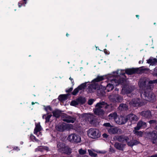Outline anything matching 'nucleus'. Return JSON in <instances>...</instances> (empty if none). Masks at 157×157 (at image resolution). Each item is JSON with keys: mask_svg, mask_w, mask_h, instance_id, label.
<instances>
[{"mask_svg": "<svg viewBox=\"0 0 157 157\" xmlns=\"http://www.w3.org/2000/svg\"><path fill=\"white\" fill-rule=\"evenodd\" d=\"M139 15H136V17H139Z\"/></svg>", "mask_w": 157, "mask_h": 157, "instance_id": "obj_57", "label": "nucleus"}, {"mask_svg": "<svg viewBox=\"0 0 157 157\" xmlns=\"http://www.w3.org/2000/svg\"><path fill=\"white\" fill-rule=\"evenodd\" d=\"M125 73V70H118L117 71L114 72L113 76L116 77L122 75L123 76L125 77L124 75Z\"/></svg>", "mask_w": 157, "mask_h": 157, "instance_id": "obj_15", "label": "nucleus"}, {"mask_svg": "<svg viewBox=\"0 0 157 157\" xmlns=\"http://www.w3.org/2000/svg\"><path fill=\"white\" fill-rule=\"evenodd\" d=\"M125 145L124 144H121L118 142H116L114 145V147L117 149L123 151V147Z\"/></svg>", "mask_w": 157, "mask_h": 157, "instance_id": "obj_19", "label": "nucleus"}, {"mask_svg": "<svg viewBox=\"0 0 157 157\" xmlns=\"http://www.w3.org/2000/svg\"><path fill=\"white\" fill-rule=\"evenodd\" d=\"M147 63L152 66L155 65L157 63V59L151 57H150L147 60Z\"/></svg>", "mask_w": 157, "mask_h": 157, "instance_id": "obj_16", "label": "nucleus"}, {"mask_svg": "<svg viewBox=\"0 0 157 157\" xmlns=\"http://www.w3.org/2000/svg\"><path fill=\"white\" fill-rule=\"evenodd\" d=\"M103 126L107 129V128H110L112 125H111L109 123H104Z\"/></svg>", "mask_w": 157, "mask_h": 157, "instance_id": "obj_40", "label": "nucleus"}, {"mask_svg": "<svg viewBox=\"0 0 157 157\" xmlns=\"http://www.w3.org/2000/svg\"><path fill=\"white\" fill-rule=\"evenodd\" d=\"M18 5L19 7H20L22 5V3H20V2H19V3H18Z\"/></svg>", "mask_w": 157, "mask_h": 157, "instance_id": "obj_52", "label": "nucleus"}, {"mask_svg": "<svg viewBox=\"0 0 157 157\" xmlns=\"http://www.w3.org/2000/svg\"><path fill=\"white\" fill-rule=\"evenodd\" d=\"M73 88L72 87L70 88L69 89L67 90L66 91L67 92L69 93L72 91Z\"/></svg>", "mask_w": 157, "mask_h": 157, "instance_id": "obj_46", "label": "nucleus"}, {"mask_svg": "<svg viewBox=\"0 0 157 157\" xmlns=\"http://www.w3.org/2000/svg\"><path fill=\"white\" fill-rule=\"evenodd\" d=\"M63 120L67 123H73L76 120L75 117H72L66 114H64L62 116Z\"/></svg>", "mask_w": 157, "mask_h": 157, "instance_id": "obj_8", "label": "nucleus"}, {"mask_svg": "<svg viewBox=\"0 0 157 157\" xmlns=\"http://www.w3.org/2000/svg\"><path fill=\"white\" fill-rule=\"evenodd\" d=\"M53 116L57 118L59 117L60 115L61 111L58 109H56L52 112Z\"/></svg>", "mask_w": 157, "mask_h": 157, "instance_id": "obj_27", "label": "nucleus"}, {"mask_svg": "<svg viewBox=\"0 0 157 157\" xmlns=\"http://www.w3.org/2000/svg\"><path fill=\"white\" fill-rule=\"evenodd\" d=\"M79 154L80 155H84L85 154L86 152V151L85 150H83L82 149H80L78 151Z\"/></svg>", "mask_w": 157, "mask_h": 157, "instance_id": "obj_42", "label": "nucleus"}, {"mask_svg": "<svg viewBox=\"0 0 157 157\" xmlns=\"http://www.w3.org/2000/svg\"><path fill=\"white\" fill-rule=\"evenodd\" d=\"M37 136H39V135H37Z\"/></svg>", "mask_w": 157, "mask_h": 157, "instance_id": "obj_63", "label": "nucleus"}, {"mask_svg": "<svg viewBox=\"0 0 157 157\" xmlns=\"http://www.w3.org/2000/svg\"><path fill=\"white\" fill-rule=\"evenodd\" d=\"M59 99L62 100H64L66 99V96L65 95H61L59 97Z\"/></svg>", "mask_w": 157, "mask_h": 157, "instance_id": "obj_41", "label": "nucleus"}, {"mask_svg": "<svg viewBox=\"0 0 157 157\" xmlns=\"http://www.w3.org/2000/svg\"><path fill=\"white\" fill-rule=\"evenodd\" d=\"M46 117V115H43L42 116V118L43 119H44Z\"/></svg>", "mask_w": 157, "mask_h": 157, "instance_id": "obj_54", "label": "nucleus"}, {"mask_svg": "<svg viewBox=\"0 0 157 157\" xmlns=\"http://www.w3.org/2000/svg\"><path fill=\"white\" fill-rule=\"evenodd\" d=\"M119 91V89L117 88H116L115 89L114 91L113 92V93H117V94L118 92Z\"/></svg>", "mask_w": 157, "mask_h": 157, "instance_id": "obj_48", "label": "nucleus"}, {"mask_svg": "<svg viewBox=\"0 0 157 157\" xmlns=\"http://www.w3.org/2000/svg\"><path fill=\"white\" fill-rule=\"evenodd\" d=\"M139 130L135 129L133 131V133L137 136L142 137L143 135V132L141 131H138Z\"/></svg>", "mask_w": 157, "mask_h": 157, "instance_id": "obj_28", "label": "nucleus"}, {"mask_svg": "<svg viewBox=\"0 0 157 157\" xmlns=\"http://www.w3.org/2000/svg\"><path fill=\"white\" fill-rule=\"evenodd\" d=\"M68 35H69V34H68V33H67V34H66V36H68Z\"/></svg>", "mask_w": 157, "mask_h": 157, "instance_id": "obj_59", "label": "nucleus"}, {"mask_svg": "<svg viewBox=\"0 0 157 157\" xmlns=\"http://www.w3.org/2000/svg\"><path fill=\"white\" fill-rule=\"evenodd\" d=\"M87 135L89 137L92 139H96L100 136L99 131L96 129L91 128L87 131Z\"/></svg>", "mask_w": 157, "mask_h": 157, "instance_id": "obj_5", "label": "nucleus"}, {"mask_svg": "<svg viewBox=\"0 0 157 157\" xmlns=\"http://www.w3.org/2000/svg\"><path fill=\"white\" fill-rule=\"evenodd\" d=\"M103 137L105 138H107L108 137V136L106 134H104L103 135Z\"/></svg>", "mask_w": 157, "mask_h": 157, "instance_id": "obj_49", "label": "nucleus"}, {"mask_svg": "<svg viewBox=\"0 0 157 157\" xmlns=\"http://www.w3.org/2000/svg\"><path fill=\"white\" fill-rule=\"evenodd\" d=\"M68 140L72 143H79L81 141L80 136L76 134H72L69 135L68 138Z\"/></svg>", "mask_w": 157, "mask_h": 157, "instance_id": "obj_6", "label": "nucleus"}, {"mask_svg": "<svg viewBox=\"0 0 157 157\" xmlns=\"http://www.w3.org/2000/svg\"><path fill=\"white\" fill-rule=\"evenodd\" d=\"M111 107L107 103L104 101H101L95 105V108L94 109V113L95 114L98 115L100 117H102L105 113V111L103 108H105L107 109Z\"/></svg>", "mask_w": 157, "mask_h": 157, "instance_id": "obj_3", "label": "nucleus"}, {"mask_svg": "<svg viewBox=\"0 0 157 157\" xmlns=\"http://www.w3.org/2000/svg\"><path fill=\"white\" fill-rule=\"evenodd\" d=\"M139 143V142L136 140H131L130 142H127L128 145L130 146H133L138 144Z\"/></svg>", "mask_w": 157, "mask_h": 157, "instance_id": "obj_22", "label": "nucleus"}, {"mask_svg": "<svg viewBox=\"0 0 157 157\" xmlns=\"http://www.w3.org/2000/svg\"><path fill=\"white\" fill-rule=\"evenodd\" d=\"M88 151L89 153V154L90 155L92 156L93 157H96V156L97 154L94 153L92 150H88Z\"/></svg>", "mask_w": 157, "mask_h": 157, "instance_id": "obj_36", "label": "nucleus"}, {"mask_svg": "<svg viewBox=\"0 0 157 157\" xmlns=\"http://www.w3.org/2000/svg\"><path fill=\"white\" fill-rule=\"evenodd\" d=\"M61 152L62 153L69 155L71 153V149L67 146H65Z\"/></svg>", "mask_w": 157, "mask_h": 157, "instance_id": "obj_20", "label": "nucleus"}, {"mask_svg": "<svg viewBox=\"0 0 157 157\" xmlns=\"http://www.w3.org/2000/svg\"><path fill=\"white\" fill-rule=\"evenodd\" d=\"M37 149L39 151H44V150L46 151H48V148L46 146H41L37 148Z\"/></svg>", "mask_w": 157, "mask_h": 157, "instance_id": "obj_32", "label": "nucleus"}, {"mask_svg": "<svg viewBox=\"0 0 157 157\" xmlns=\"http://www.w3.org/2000/svg\"><path fill=\"white\" fill-rule=\"evenodd\" d=\"M116 99V102H122V101L123 100V97L117 94Z\"/></svg>", "mask_w": 157, "mask_h": 157, "instance_id": "obj_31", "label": "nucleus"}, {"mask_svg": "<svg viewBox=\"0 0 157 157\" xmlns=\"http://www.w3.org/2000/svg\"><path fill=\"white\" fill-rule=\"evenodd\" d=\"M116 140L122 143L128 142V141L129 140L128 137L124 135H120L119 136H115Z\"/></svg>", "mask_w": 157, "mask_h": 157, "instance_id": "obj_11", "label": "nucleus"}, {"mask_svg": "<svg viewBox=\"0 0 157 157\" xmlns=\"http://www.w3.org/2000/svg\"><path fill=\"white\" fill-rule=\"evenodd\" d=\"M140 114L145 118H149L151 117V112L149 110L142 111L140 113Z\"/></svg>", "mask_w": 157, "mask_h": 157, "instance_id": "obj_14", "label": "nucleus"}, {"mask_svg": "<svg viewBox=\"0 0 157 157\" xmlns=\"http://www.w3.org/2000/svg\"><path fill=\"white\" fill-rule=\"evenodd\" d=\"M104 52L105 54H108V52H107V50L106 49H104Z\"/></svg>", "mask_w": 157, "mask_h": 157, "instance_id": "obj_51", "label": "nucleus"}, {"mask_svg": "<svg viewBox=\"0 0 157 157\" xmlns=\"http://www.w3.org/2000/svg\"><path fill=\"white\" fill-rule=\"evenodd\" d=\"M113 78L111 79L110 78L109 79V81H110L109 83L106 82L107 84L106 86L103 85V83H102L101 84V86H103V88L105 89L108 92H109L112 90L114 88V86H117L120 84L119 79L117 81L115 78H114L113 77Z\"/></svg>", "mask_w": 157, "mask_h": 157, "instance_id": "obj_4", "label": "nucleus"}, {"mask_svg": "<svg viewBox=\"0 0 157 157\" xmlns=\"http://www.w3.org/2000/svg\"><path fill=\"white\" fill-rule=\"evenodd\" d=\"M69 79H70L71 80L72 85H73L74 84V81L73 79L71 78V77H70L69 78Z\"/></svg>", "mask_w": 157, "mask_h": 157, "instance_id": "obj_47", "label": "nucleus"}, {"mask_svg": "<svg viewBox=\"0 0 157 157\" xmlns=\"http://www.w3.org/2000/svg\"><path fill=\"white\" fill-rule=\"evenodd\" d=\"M65 146V144L63 142H58L57 144V148L58 151L61 152L64 149H63Z\"/></svg>", "mask_w": 157, "mask_h": 157, "instance_id": "obj_17", "label": "nucleus"}, {"mask_svg": "<svg viewBox=\"0 0 157 157\" xmlns=\"http://www.w3.org/2000/svg\"><path fill=\"white\" fill-rule=\"evenodd\" d=\"M157 83V79L150 80L148 82L145 80H140L139 83L140 86L144 91V93L141 94V97L147 101H151L153 100L155 95L150 90L153 88V84Z\"/></svg>", "mask_w": 157, "mask_h": 157, "instance_id": "obj_1", "label": "nucleus"}, {"mask_svg": "<svg viewBox=\"0 0 157 157\" xmlns=\"http://www.w3.org/2000/svg\"><path fill=\"white\" fill-rule=\"evenodd\" d=\"M152 141L153 144H157V132H154L152 133Z\"/></svg>", "mask_w": 157, "mask_h": 157, "instance_id": "obj_18", "label": "nucleus"}, {"mask_svg": "<svg viewBox=\"0 0 157 157\" xmlns=\"http://www.w3.org/2000/svg\"><path fill=\"white\" fill-rule=\"evenodd\" d=\"M79 157H88V156L86 155H85L83 156L82 157L80 156Z\"/></svg>", "mask_w": 157, "mask_h": 157, "instance_id": "obj_55", "label": "nucleus"}, {"mask_svg": "<svg viewBox=\"0 0 157 157\" xmlns=\"http://www.w3.org/2000/svg\"><path fill=\"white\" fill-rule=\"evenodd\" d=\"M66 128V127L65 124H62L58 126L57 129L58 131L62 132Z\"/></svg>", "mask_w": 157, "mask_h": 157, "instance_id": "obj_29", "label": "nucleus"}, {"mask_svg": "<svg viewBox=\"0 0 157 157\" xmlns=\"http://www.w3.org/2000/svg\"><path fill=\"white\" fill-rule=\"evenodd\" d=\"M92 86H90L89 87V88H90L92 87Z\"/></svg>", "mask_w": 157, "mask_h": 157, "instance_id": "obj_60", "label": "nucleus"}, {"mask_svg": "<svg viewBox=\"0 0 157 157\" xmlns=\"http://www.w3.org/2000/svg\"><path fill=\"white\" fill-rule=\"evenodd\" d=\"M156 129L157 130V126L156 127Z\"/></svg>", "mask_w": 157, "mask_h": 157, "instance_id": "obj_61", "label": "nucleus"}, {"mask_svg": "<svg viewBox=\"0 0 157 157\" xmlns=\"http://www.w3.org/2000/svg\"><path fill=\"white\" fill-rule=\"evenodd\" d=\"M52 116V115L51 114L48 115L46 117H45V122L47 123L49 121L50 118V117Z\"/></svg>", "mask_w": 157, "mask_h": 157, "instance_id": "obj_43", "label": "nucleus"}, {"mask_svg": "<svg viewBox=\"0 0 157 157\" xmlns=\"http://www.w3.org/2000/svg\"><path fill=\"white\" fill-rule=\"evenodd\" d=\"M126 118H127V120H129L132 123H135L139 119L136 115L132 113L128 115L126 117Z\"/></svg>", "mask_w": 157, "mask_h": 157, "instance_id": "obj_12", "label": "nucleus"}, {"mask_svg": "<svg viewBox=\"0 0 157 157\" xmlns=\"http://www.w3.org/2000/svg\"><path fill=\"white\" fill-rule=\"evenodd\" d=\"M86 83H84L82 84L81 85L78 86V87L80 89V90L83 89L86 86Z\"/></svg>", "mask_w": 157, "mask_h": 157, "instance_id": "obj_39", "label": "nucleus"}, {"mask_svg": "<svg viewBox=\"0 0 157 157\" xmlns=\"http://www.w3.org/2000/svg\"><path fill=\"white\" fill-rule=\"evenodd\" d=\"M41 126L39 124H36V127L34 129V134L37 135V133L39 132V133L40 135H41L40 133V132L41 130Z\"/></svg>", "mask_w": 157, "mask_h": 157, "instance_id": "obj_21", "label": "nucleus"}, {"mask_svg": "<svg viewBox=\"0 0 157 157\" xmlns=\"http://www.w3.org/2000/svg\"><path fill=\"white\" fill-rule=\"evenodd\" d=\"M94 101V99H90L88 101V104L90 105H91L93 103Z\"/></svg>", "mask_w": 157, "mask_h": 157, "instance_id": "obj_45", "label": "nucleus"}, {"mask_svg": "<svg viewBox=\"0 0 157 157\" xmlns=\"http://www.w3.org/2000/svg\"><path fill=\"white\" fill-rule=\"evenodd\" d=\"M136 72V70L133 68L127 69L125 70V72L128 75H132L135 73Z\"/></svg>", "mask_w": 157, "mask_h": 157, "instance_id": "obj_23", "label": "nucleus"}, {"mask_svg": "<svg viewBox=\"0 0 157 157\" xmlns=\"http://www.w3.org/2000/svg\"><path fill=\"white\" fill-rule=\"evenodd\" d=\"M156 108L157 109V106L156 107Z\"/></svg>", "mask_w": 157, "mask_h": 157, "instance_id": "obj_64", "label": "nucleus"}, {"mask_svg": "<svg viewBox=\"0 0 157 157\" xmlns=\"http://www.w3.org/2000/svg\"><path fill=\"white\" fill-rule=\"evenodd\" d=\"M34 102H32V105H34Z\"/></svg>", "mask_w": 157, "mask_h": 157, "instance_id": "obj_58", "label": "nucleus"}, {"mask_svg": "<svg viewBox=\"0 0 157 157\" xmlns=\"http://www.w3.org/2000/svg\"><path fill=\"white\" fill-rule=\"evenodd\" d=\"M78 104L82 105L84 104L86 101V99L84 98L80 97L77 99Z\"/></svg>", "mask_w": 157, "mask_h": 157, "instance_id": "obj_26", "label": "nucleus"}, {"mask_svg": "<svg viewBox=\"0 0 157 157\" xmlns=\"http://www.w3.org/2000/svg\"><path fill=\"white\" fill-rule=\"evenodd\" d=\"M120 84H123L122 90L121 94H128L131 93L133 91L136 90L134 86L127 83L125 79L124 78H120L119 79Z\"/></svg>", "mask_w": 157, "mask_h": 157, "instance_id": "obj_2", "label": "nucleus"}, {"mask_svg": "<svg viewBox=\"0 0 157 157\" xmlns=\"http://www.w3.org/2000/svg\"><path fill=\"white\" fill-rule=\"evenodd\" d=\"M156 121L155 120H150L149 121V123L151 124H153L152 125H155L156 124Z\"/></svg>", "mask_w": 157, "mask_h": 157, "instance_id": "obj_44", "label": "nucleus"}, {"mask_svg": "<svg viewBox=\"0 0 157 157\" xmlns=\"http://www.w3.org/2000/svg\"><path fill=\"white\" fill-rule=\"evenodd\" d=\"M117 94V93H113L112 94L110 95L109 97L110 100L112 101L115 102Z\"/></svg>", "mask_w": 157, "mask_h": 157, "instance_id": "obj_24", "label": "nucleus"}, {"mask_svg": "<svg viewBox=\"0 0 157 157\" xmlns=\"http://www.w3.org/2000/svg\"><path fill=\"white\" fill-rule=\"evenodd\" d=\"M127 121V118L126 117L123 116L117 117L115 119V122L119 124H123Z\"/></svg>", "mask_w": 157, "mask_h": 157, "instance_id": "obj_9", "label": "nucleus"}, {"mask_svg": "<svg viewBox=\"0 0 157 157\" xmlns=\"http://www.w3.org/2000/svg\"><path fill=\"white\" fill-rule=\"evenodd\" d=\"M30 139L33 141L38 142L39 140L36 139V137L33 135H31L30 136Z\"/></svg>", "mask_w": 157, "mask_h": 157, "instance_id": "obj_38", "label": "nucleus"}, {"mask_svg": "<svg viewBox=\"0 0 157 157\" xmlns=\"http://www.w3.org/2000/svg\"><path fill=\"white\" fill-rule=\"evenodd\" d=\"M84 115L85 116H86V115H87V114H84Z\"/></svg>", "mask_w": 157, "mask_h": 157, "instance_id": "obj_62", "label": "nucleus"}, {"mask_svg": "<svg viewBox=\"0 0 157 157\" xmlns=\"http://www.w3.org/2000/svg\"><path fill=\"white\" fill-rule=\"evenodd\" d=\"M80 90L78 87L75 89L73 92L72 93V94L73 95H75L78 93L79 91Z\"/></svg>", "mask_w": 157, "mask_h": 157, "instance_id": "obj_35", "label": "nucleus"}, {"mask_svg": "<svg viewBox=\"0 0 157 157\" xmlns=\"http://www.w3.org/2000/svg\"><path fill=\"white\" fill-rule=\"evenodd\" d=\"M79 105L77 99L75 100L72 101L70 105L73 106H76Z\"/></svg>", "mask_w": 157, "mask_h": 157, "instance_id": "obj_34", "label": "nucleus"}, {"mask_svg": "<svg viewBox=\"0 0 157 157\" xmlns=\"http://www.w3.org/2000/svg\"><path fill=\"white\" fill-rule=\"evenodd\" d=\"M147 127L146 124L145 122L142 121H140L137 123V126L134 128L135 129L140 130L141 128H144Z\"/></svg>", "mask_w": 157, "mask_h": 157, "instance_id": "obj_13", "label": "nucleus"}, {"mask_svg": "<svg viewBox=\"0 0 157 157\" xmlns=\"http://www.w3.org/2000/svg\"><path fill=\"white\" fill-rule=\"evenodd\" d=\"M117 117V113L116 112H114L109 114V118L110 119H114L115 121V118Z\"/></svg>", "mask_w": 157, "mask_h": 157, "instance_id": "obj_30", "label": "nucleus"}, {"mask_svg": "<svg viewBox=\"0 0 157 157\" xmlns=\"http://www.w3.org/2000/svg\"><path fill=\"white\" fill-rule=\"evenodd\" d=\"M129 104L134 107L141 106L143 105V103L140 101V99L139 98L133 99L129 102Z\"/></svg>", "mask_w": 157, "mask_h": 157, "instance_id": "obj_10", "label": "nucleus"}, {"mask_svg": "<svg viewBox=\"0 0 157 157\" xmlns=\"http://www.w3.org/2000/svg\"><path fill=\"white\" fill-rule=\"evenodd\" d=\"M27 0H23V1L25 2V4H26V1Z\"/></svg>", "mask_w": 157, "mask_h": 157, "instance_id": "obj_56", "label": "nucleus"}, {"mask_svg": "<svg viewBox=\"0 0 157 157\" xmlns=\"http://www.w3.org/2000/svg\"><path fill=\"white\" fill-rule=\"evenodd\" d=\"M143 60H142V61L140 60V61H139V64H140L141 63H143Z\"/></svg>", "mask_w": 157, "mask_h": 157, "instance_id": "obj_53", "label": "nucleus"}, {"mask_svg": "<svg viewBox=\"0 0 157 157\" xmlns=\"http://www.w3.org/2000/svg\"><path fill=\"white\" fill-rule=\"evenodd\" d=\"M107 131L110 134H121L123 133L122 130L118 127L112 126L110 128H107Z\"/></svg>", "mask_w": 157, "mask_h": 157, "instance_id": "obj_7", "label": "nucleus"}, {"mask_svg": "<svg viewBox=\"0 0 157 157\" xmlns=\"http://www.w3.org/2000/svg\"><path fill=\"white\" fill-rule=\"evenodd\" d=\"M103 79V76H98L96 78L94 79V80L96 82H99Z\"/></svg>", "mask_w": 157, "mask_h": 157, "instance_id": "obj_37", "label": "nucleus"}, {"mask_svg": "<svg viewBox=\"0 0 157 157\" xmlns=\"http://www.w3.org/2000/svg\"><path fill=\"white\" fill-rule=\"evenodd\" d=\"M44 109L47 112L48 114H49L50 112L52 111V109L49 106H44Z\"/></svg>", "mask_w": 157, "mask_h": 157, "instance_id": "obj_33", "label": "nucleus"}, {"mask_svg": "<svg viewBox=\"0 0 157 157\" xmlns=\"http://www.w3.org/2000/svg\"><path fill=\"white\" fill-rule=\"evenodd\" d=\"M147 157H157V155L155 154V155H152L150 156H148Z\"/></svg>", "mask_w": 157, "mask_h": 157, "instance_id": "obj_50", "label": "nucleus"}, {"mask_svg": "<svg viewBox=\"0 0 157 157\" xmlns=\"http://www.w3.org/2000/svg\"><path fill=\"white\" fill-rule=\"evenodd\" d=\"M118 109L121 111L126 110L128 109V106L125 104H121L119 106Z\"/></svg>", "mask_w": 157, "mask_h": 157, "instance_id": "obj_25", "label": "nucleus"}]
</instances>
